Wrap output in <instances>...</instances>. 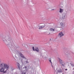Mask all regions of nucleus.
<instances>
[{"instance_id":"obj_1","label":"nucleus","mask_w":74,"mask_h":74,"mask_svg":"<svg viewBox=\"0 0 74 74\" xmlns=\"http://www.w3.org/2000/svg\"><path fill=\"white\" fill-rule=\"evenodd\" d=\"M3 41L5 43V45H7L9 48H13V46L12 44V42L9 43H7V41L6 40H5V41L4 40H3Z\"/></svg>"},{"instance_id":"obj_2","label":"nucleus","mask_w":74,"mask_h":74,"mask_svg":"<svg viewBox=\"0 0 74 74\" xmlns=\"http://www.w3.org/2000/svg\"><path fill=\"white\" fill-rule=\"evenodd\" d=\"M67 17V12H64L62 15L63 19H64Z\"/></svg>"},{"instance_id":"obj_3","label":"nucleus","mask_w":74,"mask_h":74,"mask_svg":"<svg viewBox=\"0 0 74 74\" xmlns=\"http://www.w3.org/2000/svg\"><path fill=\"white\" fill-rule=\"evenodd\" d=\"M32 49L33 51H36V52H39V51H40V50H39V49H38V47H35L34 49V47H33Z\"/></svg>"},{"instance_id":"obj_4","label":"nucleus","mask_w":74,"mask_h":74,"mask_svg":"<svg viewBox=\"0 0 74 74\" xmlns=\"http://www.w3.org/2000/svg\"><path fill=\"white\" fill-rule=\"evenodd\" d=\"M6 38L7 39V43H10V42H12V41H11V38H9L8 37H7Z\"/></svg>"},{"instance_id":"obj_5","label":"nucleus","mask_w":74,"mask_h":74,"mask_svg":"<svg viewBox=\"0 0 74 74\" xmlns=\"http://www.w3.org/2000/svg\"><path fill=\"white\" fill-rule=\"evenodd\" d=\"M19 54L20 56H21V58H22L23 59H24L25 60H26V59H27L26 58L23 56V55L22 54V53L20 52L19 53Z\"/></svg>"},{"instance_id":"obj_6","label":"nucleus","mask_w":74,"mask_h":74,"mask_svg":"<svg viewBox=\"0 0 74 74\" xmlns=\"http://www.w3.org/2000/svg\"><path fill=\"white\" fill-rule=\"evenodd\" d=\"M64 36V34L62 32H60L58 34V36L59 37H62Z\"/></svg>"},{"instance_id":"obj_7","label":"nucleus","mask_w":74,"mask_h":74,"mask_svg":"<svg viewBox=\"0 0 74 74\" xmlns=\"http://www.w3.org/2000/svg\"><path fill=\"white\" fill-rule=\"evenodd\" d=\"M0 72H1L3 73V72H4V68H1L0 69Z\"/></svg>"},{"instance_id":"obj_8","label":"nucleus","mask_w":74,"mask_h":74,"mask_svg":"<svg viewBox=\"0 0 74 74\" xmlns=\"http://www.w3.org/2000/svg\"><path fill=\"white\" fill-rule=\"evenodd\" d=\"M59 61L60 62V63L61 64V65H62V66H64V64H63V63L62 62V60L60 59L59 60Z\"/></svg>"},{"instance_id":"obj_9","label":"nucleus","mask_w":74,"mask_h":74,"mask_svg":"<svg viewBox=\"0 0 74 74\" xmlns=\"http://www.w3.org/2000/svg\"><path fill=\"white\" fill-rule=\"evenodd\" d=\"M17 65L19 70H20L21 69V65L19 64V63H18Z\"/></svg>"},{"instance_id":"obj_10","label":"nucleus","mask_w":74,"mask_h":74,"mask_svg":"<svg viewBox=\"0 0 74 74\" xmlns=\"http://www.w3.org/2000/svg\"><path fill=\"white\" fill-rule=\"evenodd\" d=\"M4 67H5V68H6V69H9L8 65L7 64H5Z\"/></svg>"},{"instance_id":"obj_11","label":"nucleus","mask_w":74,"mask_h":74,"mask_svg":"<svg viewBox=\"0 0 74 74\" xmlns=\"http://www.w3.org/2000/svg\"><path fill=\"white\" fill-rule=\"evenodd\" d=\"M58 73H62V72H63V71L61 69H60L58 70Z\"/></svg>"},{"instance_id":"obj_12","label":"nucleus","mask_w":74,"mask_h":74,"mask_svg":"<svg viewBox=\"0 0 74 74\" xmlns=\"http://www.w3.org/2000/svg\"><path fill=\"white\" fill-rule=\"evenodd\" d=\"M49 30L51 32H53L55 31V29L51 28L49 29Z\"/></svg>"},{"instance_id":"obj_13","label":"nucleus","mask_w":74,"mask_h":74,"mask_svg":"<svg viewBox=\"0 0 74 74\" xmlns=\"http://www.w3.org/2000/svg\"><path fill=\"white\" fill-rule=\"evenodd\" d=\"M20 47L18 45H15V48H16V49H19V48Z\"/></svg>"},{"instance_id":"obj_14","label":"nucleus","mask_w":74,"mask_h":74,"mask_svg":"<svg viewBox=\"0 0 74 74\" xmlns=\"http://www.w3.org/2000/svg\"><path fill=\"white\" fill-rule=\"evenodd\" d=\"M60 26H61L62 27H64V24L63 23H60Z\"/></svg>"},{"instance_id":"obj_15","label":"nucleus","mask_w":74,"mask_h":74,"mask_svg":"<svg viewBox=\"0 0 74 74\" xmlns=\"http://www.w3.org/2000/svg\"><path fill=\"white\" fill-rule=\"evenodd\" d=\"M5 66V64H0V66L1 67H3V66H4V67Z\"/></svg>"},{"instance_id":"obj_16","label":"nucleus","mask_w":74,"mask_h":74,"mask_svg":"<svg viewBox=\"0 0 74 74\" xmlns=\"http://www.w3.org/2000/svg\"><path fill=\"white\" fill-rule=\"evenodd\" d=\"M70 64H71V66L72 67H74V64L73 62H72L70 63Z\"/></svg>"},{"instance_id":"obj_17","label":"nucleus","mask_w":74,"mask_h":74,"mask_svg":"<svg viewBox=\"0 0 74 74\" xmlns=\"http://www.w3.org/2000/svg\"><path fill=\"white\" fill-rule=\"evenodd\" d=\"M63 10L62 8L60 9V11L59 12L60 13H62L63 12Z\"/></svg>"},{"instance_id":"obj_18","label":"nucleus","mask_w":74,"mask_h":74,"mask_svg":"<svg viewBox=\"0 0 74 74\" xmlns=\"http://www.w3.org/2000/svg\"><path fill=\"white\" fill-rule=\"evenodd\" d=\"M21 74H26V71H24Z\"/></svg>"},{"instance_id":"obj_19","label":"nucleus","mask_w":74,"mask_h":74,"mask_svg":"<svg viewBox=\"0 0 74 74\" xmlns=\"http://www.w3.org/2000/svg\"><path fill=\"white\" fill-rule=\"evenodd\" d=\"M49 62H50L52 66V67H53V66L52 65V62L51 61V60H49Z\"/></svg>"},{"instance_id":"obj_20","label":"nucleus","mask_w":74,"mask_h":74,"mask_svg":"<svg viewBox=\"0 0 74 74\" xmlns=\"http://www.w3.org/2000/svg\"><path fill=\"white\" fill-rule=\"evenodd\" d=\"M39 29H42V26H39Z\"/></svg>"},{"instance_id":"obj_21","label":"nucleus","mask_w":74,"mask_h":74,"mask_svg":"<svg viewBox=\"0 0 74 74\" xmlns=\"http://www.w3.org/2000/svg\"><path fill=\"white\" fill-rule=\"evenodd\" d=\"M40 55L42 56V57L43 58V56H42V53H41V52H40Z\"/></svg>"},{"instance_id":"obj_22","label":"nucleus","mask_w":74,"mask_h":74,"mask_svg":"<svg viewBox=\"0 0 74 74\" xmlns=\"http://www.w3.org/2000/svg\"><path fill=\"white\" fill-rule=\"evenodd\" d=\"M60 8H63V6H62V5H60L59 6Z\"/></svg>"},{"instance_id":"obj_23","label":"nucleus","mask_w":74,"mask_h":74,"mask_svg":"<svg viewBox=\"0 0 74 74\" xmlns=\"http://www.w3.org/2000/svg\"><path fill=\"white\" fill-rule=\"evenodd\" d=\"M42 28H43L45 27V24H44V25H42L41 26Z\"/></svg>"},{"instance_id":"obj_24","label":"nucleus","mask_w":74,"mask_h":74,"mask_svg":"<svg viewBox=\"0 0 74 74\" xmlns=\"http://www.w3.org/2000/svg\"><path fill=\"white\" fill-rule=\"evenodd\" d=\"M6 72H7V70H6L5 71L3 72V73L4 74V73H6Z\"/></svg>"},{"instance_id":"obj_25","label":"nucleus","mask_w":74,"mask_h":74,"mask_svg":"<svg viewBox=\"0 0 74 74\" xmlns=\"http://www.w3.org/2000/svg\"><path fill=\"white\" fill-rule=\"evenodd\" d=\"M26 63L27 64L29 63V61H28V60H27V61H26Z\"/></svg>"},{"instance_id":"obj_26","label":"nucleus","mask_w":74,"mask_h":74,"mask_svg":"<svg viewBox=\"0 0 74 74\" xmlns=\"http://www.w3.org/2000/svg\"><path fill=\"white\" fill-rule=\"evenodd\" d=\"M49 60H51V58H49Z\"/></svg>"},{"instance_id":"obj_27","label":"nucleus","mask_w":74,"mask_h":74,"mask_svg":"<svg viewBox=\"0 0 74 74\" xmlns=\"http://www.w3.org/2000/svg\"><path fill=\"white\" fill-rule=\"evenodd\" d=\"M23 69H27V67L25 66V67L23 68Z\"/></svg>"},{"instance_id":"obj_28","label":"nucleus","mask_w":74,"mask_h":74,"mask_svg":"<svg viewBox=\"0 0 74 74\" xmlns=\"http://www.w3.org/2000/svg\"><path fill=\"white\" fill-rule=\"evenodd\" d=\"M23 47H24V46H25V44H23Z\"/></svg>"},{"instance_id":"obj_29","label":"nucleus","mask_w":74,"mask_h":74,"mask_svg":"<svg viewBox=\"0 0 74 74\" xmlns=\"http://www.w3.org/2000/svg\"><path fill=\"white\" fill-rule=\"evenodd\" d=\"M65 71H67V69H65Z\"/></svg>"},{"instance_id":"obj_30","label":"nucleus","mask_w":74,"mask_h":74,"mask_svg":"<svg viewBox=\"0 0 74 74\" xmlns=\"http://www.w3.org/2000/svg\"><path fill=\"white\" fill-rule=\"evenodd\" d=\"M55 10V9H52V10Z\"/></svg>"},{"instance_id":"obj_31","label":"nucleus","mask_w":74,"mask_h":74,"mask_svg":"<svg viewBox=\"0 0 74 74\" xmlns=\"http://www.w3.org/2000/svg\"><path fill=\"white\" fill-rule=\"evenodd\" d=\"M51 40V39H50V40H49V41H50Z\"/></svg>"},{"instance_id":"obj_32","label":"nucleus","mask_w":74,"mask_h":74,"mask_svg":"<svg viewBox=\"0 0 74 74\" xmlns=\"http://www.w3.org/2000/svg\"><path fill=\"white\" fill-rule=\"evenodd\" d=\"M64 64H65V63H64Z\"/></svg>"},{"instance_id":"obj_33","label":"nucleus","mask_w":74,"mask_h":74,"mask_svg":"<svg viewBox=\"0 0 74 74\" xmlns=\"http://www.w3.org/2000/svg\"><path fill=\"white\" fill-rule=\"evenodd\" d=\"M55 72H56V71H55Z\"/></svg>"},{"instance_id":"obj_34","label":"nucleus","mask_w":74,"mask_h":74,"mask_svg":"<svg viewBox=\"0 0 74 74\" xmlns=\"http://www.w3.org/2000/svg\"><path fill=\"white\" fill-rule=\"evenodd\" d=\"M74 68H73V70H74Z\"/></svg>"},{"instance_id":"obj_35","label":"nucleus","mask_w":74,"mask_h":74,"mask_svg":"<svg viewBox=\"0 0 74 74\" xmlns=\"http://www.w3.org/2000/svg\"><path fill=\"white\" fill-rule=\"evenodd\" d=\"M60 16V15H59Z\"/></svg>"},{"instance_id":"obj_36","label":"nucleus","mask_w":74,"mask_h":74,"mask_svg":"<svg viewBox=\"0 0 74 74\" xmlns=\"http://www.w3.org/2000/svg\"><path fill=\"white\" fill-rule=\"evenodd\" d=\"M62 74H63V73H62Z\"/></svg>"},{"instance_id":"obj_37","label":"nucleus","mask_w":74,"mask_h":74,"mask_svg":"<svg viewBox=\"0 0 74 74\" xmlns=\"http://www.w3.org/2000/svg\"><path fill=\"white\" fill-rule=\"evenodd\" d=\"M73 72H74V71H73Z\"/></svg>"}]
</instances>
